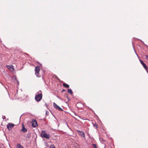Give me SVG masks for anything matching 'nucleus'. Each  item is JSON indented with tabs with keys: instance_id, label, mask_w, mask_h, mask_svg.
Here are the masks:
<instances>
[{
	"instance_id": "f257e3e1",
	"label": "nucleus",
	"mask_w": 148,
	"mask_h": 148,
	"mask_svg": "<svg viewBox=\"0 0 148 148\" xmlns=\"http://www.w3.org/2000/svg\"><path fill=\"white\" fill-rule=\"evenodd\" d=\"M41 136L42 138H45L48 139H49L51 137L50 134L46 133L45 130L42 131Z\"/></svg>"
},
{
	"instance_id": "f03ea898",
	"label": "nucleus",
	"mask_w": 148,
	"mask_h": 148,
	"mask_svg": "<svg viewBox=\"0 0 148 148\" xmlns=\"http://www.w3.org/2000/svg\"><path fill=\"white\" fill-rule=\"evenodd\" d=\"M40 67L39 66H37L35 67V74L36 76L38 77H40L41 76L40 73Z\"/></svg>"
},
{
	"instance_id": "7ed1b4c3",
	"label": "nucleus",
	"mask_w": 148,
	"mask_h": 148,
	"mask_svg": "<svg viewBox=\"0 0 148 148\" xmlns=\"http://www.w3.org/2000/svg\"><path fill=\"white\" fill-rule=\"evenodd\" d=\"M42 94L41 93H39L36 95L35 97V99L37 102L40 101L42 98Z\"/></svg>"
},
{
	"instance_id": "20e7f679",
	"label": "nucleus",
	"mask_w": 148,
	"mask_h": 148,
	"mask_svg": "<svg viewBox=\"0 0 148 148\" xmlns=\"http://www.w3.org/2000/svg\"><path fill=\"white\" fill-rule=\"evenodd\" d=\"M14 126V124H12L11 123H9L7 125V127L8 129L9 130H10Z\"/></svg>"
},
{
	"instance_id": "39448f33",
	"label": "nucleus",
	"mask_w": 148,
	"mask_h": 148,
	"mask_svg": "<svg viewBox=\"0 0 148 148\" xmlns=\"http://www.w3.org/2000/svg\"><path fill=\"white\" fill-rule=\"evenodd\" d=\"M53 105L54 107L56 110H57L60 111H62L63 110L60 107L58 106L55 103H53Z\"/></svg>"
},
{
	"instance_id": "423d86ee",
	"label": "nucleus",
	"mask_w": 148,
	"mask_h": 148,
	"mask_svg": "<svg viewBox=\"0 0 148 148\" xmlns=\"http://www.w3.org/2000/svg\"><path fill=\"white\" fill-rule=\"evenodd\" d=\"M76 131L79 135H80L82 137H83L84 138L85 137V134L84 132L80 131L78 130H77Z\"/></svg>"
},
{
	"instance_id": "0eeeda50",
	"label": "nucleus",
	"mask_w": 148,
	"mask_h": 148,
	"mask_svg": "<svg viewBox=\"0 0 148 148\" xmlns=\"http://www.w3.org/2000/svg\"><path fill=\"white\" fill-rule=\"evenodd\" d=\"M32 125L33 127H35L37 126V122L36 120H34L32 121Z\"/></svg>"
},
{
	"instance_id": "6e6552de",
	"label": "nucleus",
	"mask_w": 148,
	"mask_h": 148,
	"mask_svg": "<svg viewBox=\"0 0 148 148\" xmlns=\"http://www.w3.org/2000/svg\"><path fill=\"white\" fill-rule=\"evenodd\" d=\"M6 66L10 71H12L14 70V68L12 65H7Z\"/></svg>"
},
{
	"instance_id": "1a4fd4ad",
	"label": "nucleus",
	"mask_w": 148,
	"mask_h": 148,
	"mask_svg": "<svg viewBox=\"0 0 148 148\" xmlns=\"http://www.w3.org/2000/svg\"><path fill=\"white\" fill-rule=\"evenodd\" d=\"M140 62L142 64L144 68L147 70V65H146L145 63H144V62H143V61L141 60H140Z\"/></svg>"
},
{
	"instance_id": "9d476101",
	"label": "nucleus",
	"mask_w": 148,
	"mask_h": 148,
	"mask_svg": "<svg viewBox=\"0 0 148 148\" xmlns=\"http://www.w3.org/2000/svg\"><path fill=\"white\" fill-rule=\"evenodd\" d=\"M21 131H23L24 132H25L27 131V129L23 125H22V129L21 130Z\"/></svg>"
},
{
	"instance_id": "9b49d317",
	"label": "nucleus",
	"mask_w": 148,
	"mask_h": 148,
	"mask_svg": "<svg viewBox=\"0 0 148 148\" xmlns=\"http://www.w3.org/2000/svg\"><path fill=\"white\" fill-rule=\"evenodd\" d=\"M63 86H64V87L66 88H68L69 87V85L65 83H63Z\"/></svg>"
},
{
	"instance_id": "f8f14e48",
	"label": "nucleus",
	"mask_w": 148,
	"mask_h": 148,
	"mask_svg": "<svg viewBox=\"0 0 148 148\" xmlns=\"http://www.w3.org/2000/svg\"><path fill=\"white\" fill-rule=\"evenodd\" d=\"M16 147L17 148H24L23 147L19 144H18L17 145Z\"/></svg>"
},
{
	"instance_id": "ddd939ff",
	"label": "nucleus",
	"mask_w": 148,
	"mask_h": 148,
	"mask_svg": "<svg viewBox=\"0 0 148 148\" xmlns=\"http://www.w3.org/2000/svg\"><path fill=\"white\" fill-rule=\"evenodd\" d=\"M68 93H70V94H72V91L71 89H68Z\"/></svg>"
},
{
	"instance_id": "4468645a",
	"label": "nucleus",
	"mask_w": 148,
	"mask_h": 148,
	"mask_svg": "<svg viewBox=\"0 0 148 148\" xmlns=\"http://www.w3.org/2000/svg\"><path fill=\"white\" fill-rule=\"evenodd\" d=\"M93 125L94 127H95L96 129L98 128V125L96 123H95L94 124H93Z\"/></svg>"
},
{
	"instance_id": "2eb2a0df",
	"label": "nucleus",
	"mask_w": 148,
	"mask_h": 148,
	"mask_svg": "<svg viewBox=\"0 0 148 148\" xmlns=\"http://www.w3.org/2000/svg\"><path fill=\"white\" fill-rule=\"evenodd\" d=\"M92 145L94 148H97V146L96 144H93Z\"/></svg>"
},
{
	"instance_id": "dca6fc26",
	"label": "nucleus",
	"mask_w": 148,
	"mask_h": 148,
	"mask_svg": "<svg viewBox=\"0 0 148 148\" xmlns=\"http://www.w3.org/2000/svg\"><path fill=\"white\" fill-rule=\"evenodd\" d=\"M50 148H56L54 145L53 144L51 145L50 146Z\"/></svg>"
},
{
	"instance_id": "f3484780",
	"label": "nucleus",
	"mask_w": 148,
	"mask_h": 148,
	"mask_svg": "<svg viewBox=\"0 0 148 148\" xmlns=\"http://www.w3.org/2000/svg\"><path fill=\"white\" fill-rule=\"evenodd\" d=\"M0 148H6L3 145L0 146Z\"/></svg>"
},
{
	"instance_id": "a211bd4d",
	"label": "nucleus",
	"mask_w": 148,
	"mask_h": 148,
	"mask_svg": "<svg viewBox=\"0 0 148 148\" xmlns=\"http://www.w3.org/2000/svg\"><path fill=\"white\" fill-rule=\"evenodd\" d=\"M146 57L147 58H148V55H146Z\"/></svg>"
},
{
	"instance_id": "6ab92c4d",
	"label": "nucleus",
	"mask_w": 148,
	"mask_h": 148,
	"mask_svg": "<svg viewBox=\"0 0 148 148\" xmlns=\"http://www.w3.org/2000/svg\"><path fill=\"white\" fill-rule=\"evenodd\" d=\"M65 91V90L64 89H63L62 90V92H63L64 91Z\"/></svg>"
}]
</instances>
